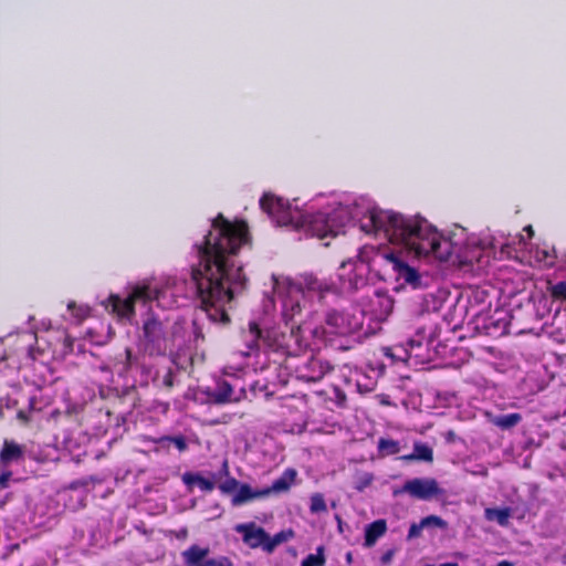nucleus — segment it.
I'll use <instances>...</instances> for the list:
<instances>
[{
  "instance_id": "2f4dec72",
  "label": "nucleus",
  "mask_w": 566,
  "mask_h": 566,
  "mask_svg": "<svg viewBox=\"0 0 566 566\" xmlns=\"http://www.w3.org/2000/svg\"><path fill=\"white\" fill-rule=\"evenodd\" d=\"M249 335L251 336V342L256 344V342L261 338V331L255 323L249 324Z\"/></svg>"
},
{
  "instance_id": "9b49d317",
  "label": "nucleus",
  "mask_w": 566,
  "mask_h": 566,
  "mask_svg": "<svg viewBox=\"0 0 566 566\" xmlns=\"http://www.w3.org/2000/svg\"><path fill=\"white\" fill-rule=\"evenodd\" d=\"M234 531L242 535L243 542L251 548L262 546L265 551L268 533L254 523L237 524Z\"/></svg>"
},
{
  "instance_id": "a211bd4d",
  "label": "nucleus",
  "mask_w": 566,
  "mask_h": 566,
  "mask_svg": "<svg viewBox=\"0 0 566 566\" xmlns=\"http://www.w3.org/2000/svg\"><path fill=\"white\" fill-rule=\"evenodd\" d=\"M294 536L292 530L279 532L274 536H269L265 544V552L272 553L279 545L290 541Z\"/></svg>"
},
{
  "instance_id": "37998d69",
  "label": "nucleus",
  "mask_w": 566,
  "mask_h": 566,
  "mask_svg": "<svg viewBox=\"0 0 566 566\" xmlns=\"http://www.w3.org/2000/svg\"><path fill=\"white\" fill-rule=\"evenodd\" d=\"M85 315V311L83 308H78V311L75 313V316L78 318H82Z\"/></svg>"
},
{
  "instance_id": "ea45409f",
  "label": "nucleus",
  "mask_w": 566,
  "mask_h": 566,
  "mask_svg": "<svg viewBox=\"0 0 566 566\" xmlns=\"http://www.w3.org/2000/svg\"><path fill=\"white\" fill-rule=\"evenodd\" d=\"M222 471H223V473H224L226 475H228V474H229V465H228V461H227V460H226V461H223V463H222Z\"/></svg>"
},
{
  "instance_id": "de8ad7c7",
  "label": "nucleus",
  "mask_w": 566,
  "mask_h": 566,
  "mask_svg": "<svg viewBox=\"0 0 566 566\" xmlns=\"http://www.w3.org/2000/svg\"><path fill=\"white\" fill-rule=\"evenodd\" d=\"M441 566H458V564H455V563H447V564H442Z\"/></svg>"
},
{
  "instance_id": "b1692460",
  "label": "nucleus",
  "mask_w": 566,
  "mask_h": 566,
  "mask_svg": "<svg viewBox=\"0 0 566 566\" xmlns=\"http://www.w3.org/2000/svg\"><path fill=\"white\" fill-rule=\"evenodd\" d=\"M310 510L312 513H323L327 511V506L324 500V496L321 493H315L311 497V506Z\"/></svg>"
},
{
  "instance_id": "f704fd0d",
  "label": "nucleus",
  "mask_w": 566,
  "mask_h": 566,
  "mask_svg": "<svg viewBox=\"0 0 566 566\" xmlns=\"http://www.w3.org/2000/svg\"><path fill=\"white\" fill-rule=\"evenodd\" d=\"M374 478L371 474L369 473H366L364 474L361 478H360V481H359V485L357 486V489L359 491H361L363 489H365L366 486L370 485V483L373 482Z\"/></svg>"
},
{
  "instance_id": "cd10ccee",
  "label": "nucleus",
  "mask_w": 566,
  "mask_h": 566,
  "mask_svg": "<svg viewBox=\"0 0 566 566\" xmlns=\"http://www.w3.org/2000/svg\"><path fill=\"white\" fill-rule=\"evenodd\" d=\"M130 358H132V352L128 348H126L124 350V353H122L118 356V358H117L118 359V364L122 365L119 367V370H118L119 373H125L128 369V367L130 365Z\"/></svg>"
},
{
  "instance_id": "20e7f679",
  "label": "nucleus",
  "mask_w": 566,
  "mask_h": 566,
  "mask_svg": "<svg viewBox=\"0 0 566 566\" xmlns=\"http://www.w3.org/2000/svg\"><path fill=\"white\" fill-rule=\"evenodd\" d=\"M271 279L274 293L282 300V316L286 324L311 305L313 295L322 300L325 294L338 291L335 283L311 274L304 275L298 282L274 274Z\"/></svg>"
},
{
  "instance_id": "72a5a7b5",
  "label": "nucleus",
  "mask_w": 566,
  "mask_h": 566,
  "mask_svg": "<svg viewBox=\"0 0 566 566\" xmlns=\"http://www.w3.org/2000/svg\"><path fill=\"white\" fill-rule=\"evenodd\" d=\"M167 440L171 441L179 451H184L187 448L186 440L182 437H170Z\"/></svg>"
},
{
  "instance_id": "a19ab883",
  "label": "nucleus",
  "mask_w": 566,
  "mask_h": 566,
  "mask_svg": "<svg viewBox=\"0 0 566 566\" xmlns=\"http://www.w3.org/2000/svg\"><path fill=\"white\" fill-rule=\"evenodd\" d=\"M164 382H165V385H166L167 387H171V386H172V379H171V376H170V375H168V376L165 378Z\"/></svg>"
},
{
  "instance_id": "c9c22d12",
  "label": "nucleus",
  "mask_w": 566,
  "mask_h": 566,
  "mask_svg": "<svg viewBox=\"0 0 566 566\" xmlns=\"http://www.w3.org/2000/svg\"><path fill=\"white\" fill-rule=\"evenodd\" d=\"M395 555V551L394 549H389L382 556H381V563L382 564H390L391 560H392V557Z\"/></svg>"
},
{
  "instance_id": "09e8293b",
  "label": "nucleus",
  "mask_w": 566,
  "mask_h": 566,
  "mask_svg": "<svg viewBox=\"0 0 566 566\" xmlns=\"http://www.w3.org/2000/svg\"><path fill=\"white\" fill-rule=\"evenodd\" d=\"M346 559H347V562H348V563H350V562H352V554H350V553H349V554H347Z\"/></svg>"
},
{
  "instance_id": "39448f33",
  "label": "nucleus",
  "mask_w": 566,
  "mask_h": 566,
  "mask_svg": "<svg viewBox=\"0 0 566 566\" xmlns=\"http://www.w3.org/2000/svg\"><path fill=\"white\" fill-rule=\"evenodd\" d=\"M371 251L373 248L364 247L356 260L349 259L342 262L338 269L340 290L353 292L366 284V274L368 272V263L370 262L368 254Z\"/></svg>"
},
{
  "instance_id": "6ab92c4d",
  "label": "nucleus",
  "mask_w": 566,
  "mask_h": 566,
  "mask_svg": "<svg viewBox=\"0 0 566 566\" xmlns=\"http://www.w3.org/2000/svg\"><path fill=\"white\" fill-rule=\"evenodd\" d=\"M262 496L263 495H261V491L253 492L249 485L243 484L240 486L239 491L233 496L232 503H233V505H241L250 500H253L256 497H262Z\"/></svg>"
},
{
  "instance_id": "c85d7f7f",
  "label": "nucleus",
  "mask_w": 566,
  "mask_h": 566,
  "mask_svg": "<svg viewBox=\"0 0 566 566\" xmlns=\"http://www.w3.org/2000/svg\"><path fill=\"white\" fill-rule=\"evenodd\" d=\"M238 481L233 478L227 479L224 482H222L219 488L224 493H231L237 490L238 488Z\"/></svg>"
},
{
  "instance_id": "412c9836",
  "label": "nucleus",
  "mask_w": 566,
  "mask_h": 566,
  "mask_svg": "<svg viewBox=\"0 0 566 566\" xmlns=\"http://www.w3.org/2000/svg\"><path fill=\"white\" fill-rule=\"evenodd\" d=\"M233 388L232 386L223 381L219 384L217 390L213 394V399L218 403H226L232 401Z\"/></svg>"
},
{
  "instance_id": "2eb2a0df",
  "label": "nucleus",
  "mask_w": 566,
  "mask_h": 566,
  "mask_svg": "<svg viewBox=\"0 0 566 566\" xmlns=\"http://www.w3.org/2000/svg\"><path fill=\"white\" fill-rule=\"evenodd\" d=\"M406 461L421 460L426 462H432L433 452L430 447L423 443H416L413 447V452L408 455L402 457Z\"/></svg>"
},
{
  "instance_id": "4c0bfd02",
  "label": "nucleus",
  "mask_w": 566,
  "mask_h": 566,
  "mask_svg": "<svg viewBox=\"0 0 566 566\" xmlns=\"http://www.w3.org/2000/svg\"><path fill=\"white\" fill-rule=\"evenodd\" d=\"M406 352V355L402 357L400 355H396V354H390V356L397 358V359H401V360H407L408 357L410 356V354L408 353V350H405ZM387 355H389V353H387Z\"/></svg>"
},
{
  "instance_id": "5701e85b",
  "label": "nucleus",
  "mask_w": 566,
  "mask_h": 566,
  "mask_svg": "<svg viewBox=\"0 0 566 566\" xmlns=\"http://www.w3.org/2000/svg\"><path fill=\"white\" fill-rule=\"evenodd\" d=\"M378 449L384 455H392L399 452L398 441L391 439H380L378 442Z\"/></svg>"
},
{
  "instance_id": "0eeeda50",
  "label": "nucleus",
  "mask_w": 566,
  "mask_h": 566,
  "mask_svg": "<svg viewBox=\"0 0 566 566\" xmlns=\"http://www.w3.org/2000/svg\"><path fill=\"white\" fill-rule=\"evenodd\" d=\"M325 322L327 333L344 336L361 328L364 315L358 308L343 312L333 311L327 314Z\"/></svg>"
},
{
  "instance_id": "f3484780",
  "label": "nucleus",
  "mask_w": 566,
  "mask_h": 566,
  "mask_svg": "<svg viewBox=\"0 0 566 566\" xmlns=\"http://www.w3.org/2000/svg\"><path fill=\"white\" fill-rule=\"evenodd\" d=\"M144 334L149 342H157L163 334L161 323L155 318H149L144 324Z\"/></svg>"
},
{
  "instance_id": "1a4fd4ad",
  "label": "nucleus",
  "mask_w": 566,
  "mask_h": 566,
  "mask_svg": "<svg viewBox=\"0 0 566 566\" xmlns=\"http://www.w3.org/2000/svg\"><path fill=\"white\" fill-rule=\"evenodd\" d=\"M400 492L408 493L419 500H429L442 494L438 482L431 478H416L408 480Z\"/></svg>"
},
{
  "instance_id": "7ed1b4c3",
  "label": "nucleus",
  "mask_w": 566,
  "mask_h": 566,
  "mask_svg": "<svg viewBox=\"0 0 566 566\" xmlns=\"http://www.w3.org/2000/svg\"><path fill=\"white\" fill-rule=\"evenodd\" d=\"M261 208L279 226H292L296 230H304L312 235L324 239L328 235L336 237L347 220V212L337 209L332 216L323 212L303 214L297 209H292L287 201L272 195H264L260 200Z\"/></svg>"
},
{
  "instance_id": "dca6fc26",
  "label": "nucleus",
  "mask_w": 566,
  "mask_h": 566,
  "mask_svg": "<svg viewBox=\"0 0 566 566\" xmlns=\"http://www.w3.org/2000/svg\"><path fill=\"white\" fill-rule=\"evenodd\" d=\"M484 516L488 521H496L501 526H506L509 524V518L511 516V510L505 509H485Z\"/></svg>"
},
{
  "instance_id": "f8f14e48",
  "label": "nucleus",
  "mask_w": 566,
  "mask_h": 566,
  "mask_svg": "<svg viewBox=\"0 0 566 566\" xmlns=\"http://www.w3.org/2000/svg\"><path fill=\"white\" fill-rule=\"evenodd\" d=\"M24 457V449L22 446L11 440H4L3 447L0 451V463L3 467L13 462H19Z\"/></svg>"
},
{
  "instance_id": "423d86ee",
  "label": "nucleus",
  "mask_w": 566,
  "mask_h": 566,
  "mask_svg": "<svg viewBox=\"0 0 566 566\" xmlns=\"http://www.w3.org/2000/svg\"><path fill=\"white\" fill-rule=\"evenodd\" d=\"M157 297V291L148 286H135L125 298H120L118 295H111L105 306L106 308H111L118 317L129 319L135 313L134 304L137 301L147 302Z\"/></svg>"
},
{
  "instance_id": "aec40b11",
  "label": "nucleus",
  "mask_w": 566,
  "mask_h": 566,
  "mask_svg": "<svg viewBox=\"0 0 566 566\" xmlns=\"http://www.w3.org/2000/svg\"><path fill=\"white\" fill-rule=\"evenodd\" d=\"M522 416L520 413H509L495 417L492 422L501 429H511L520 423Z\"/></svg>"
},
{
  "instance_id": "f257e3e1",
  "label": "nucleus",
  "mask_w": 566,
  "mask_h": 566,
  "mask_svg": "<svg viewBox=\"0 0 566 566\" xmlns=\"http://www.w3.org/2000/svg\"><path fill=\"white\" fill-rule=\"evenodd\" d=\"M247 224L231 223L219 214L199 247L200 262L192 270L201 308L213 322H229L228 305L244 287L245 276L233 255L247 242Z\"/></svg>"
},
{
  "instance_id": "6e6552de",
  "label": "nucleus",
  "mask_w": 566,
  "mask_h": 566,
  "mask_svg": "<svg viewBox=\"0 0 566 566\" xmlns=\"http://www.w3.org/2000/svg\"><path fill=\"white\" fill-rule=\"evenodd\" d=\"M209 547L191 545L181 555L187 566H233V562L228 556L209 557Z\"/></svg>"
},
{
  "instance_id": "c756f323",
  "label": "nucleus",
  "mask_w": 566,
  "mask_h": 566,
  "mask_svg": "<svg viewBox=\"0 0 566 566\" xmlns=\"http://www.w3.org/2000/svg\"><path fill=\"white\" fill-rule=\"evenodd\" d=\"M11 476L12 472L10 470H0V490L7 489L9 486V481Z\"/></svg>"
},
{
  "instance_id": "4be33fe9",
  "label": "nucleus",
  "mask_w": 566,
  "mask_h": 566,
  "mask_svg": "<svg viewBox=\"0 0 566 566\" xmlns=\"http://www.w3.org/2000/svg\"><path fill=\"white\" fill-rule=\"evenodd\" d=\"M326 558L324 555V547L319 546L316 554H310L301 564V566H324Z\"/></svg>"
},
{
  "instance_id": "393cba45",
  "label": "nucleus",
  "mask_w": 566,
  "mask_h": 566,
  "mask_svg": "<svg viewBox=\"0 0 566 566\" xmlns=\"http://www.w3.org/2000/svg\"><path fill=\"white\" fill-rule=\"evenodd\" d=\"M312 366L318 367L317 373L307 377V380L313 382L319 381L331 370V367L327 363H323L319 360L313 361Z\"/></svg>"
},
{
  "instance_id": "49530a36",
  "label": "nucleus",
  "mask_w": 566,
  "mask_h": 566,
  "mask_svg": "<svg viewBox=\"0 0 566 566\" xmlns=\"http://www.w3.org/2000/svg\"><path fill=\"white\" fill-rule=\"evenodd\" d=\"M67 307H69L70 311H73V308L75 307V304L74 303H69Z\"/></svg>"
},
{
  "instance_id": "f03ea898",
  "label": "nucleus",
  "mask_w": 566,
  "mask_h": 566,
  "mask_svg": "<svg viewBox=\"0 0 566 566\" xmlns=\"http://www.w3.org/2000/svg\"><path fill=\"white\" fill-rule=\"evenodd\" d=\"M360 229L388 240L399 252L413 258L448 261L455 256L459 262L471 260L458 243L443 238L432 224L418 216L371 210L361 219Z\"/></svg>"
},
{
  "instance_id": "58836bf2",
  "label": "nucleus",
  "mask_w": 566,
  "mask_h": 566,
  "mask_svg": "<svg viewBox=\"0 0 566 566\" xmlns=\"http://www.w3.org/2000/svg\"><path fill=\"white\" fill-rule=\"evenodd\" d=\"M18 419H20L23 422H27L28 421V416L25 415L24 411H19L18 412Z\"/></svg>"
},
{
  "instance_id": "c03bdc74",
  "label": "nucleus",
  "mask_w": 566,
  "mask_h": 566,
  "mask_svg": "<svg viewBox=\"0 0 566 566\" xmlns=\"http://www.w3.org/2000/svg\"><path fill=\"white\" fill-rule=\"evenodd\" d=\"M298 331H300V326L298 325H292L291 326V334L292 335H295Z\"/></svg>"
},
{
  "instance_id": "7c9ffc66",
  "label": "nucleus",
  "mask_w": 566,
  "mask_h": 566,
  "mask_svg": "<svg viewBox=\"0 0 566 566\" xmlns=\"http://www.w3.org/2000/svg\"><path fill=\"white\" fill-rule=\"evenodd\" d=\"M552 294L555 297L566 298V283L559 282V283L555 284L552 289Z\"/></svg>"
},
{
  "instance_id": "bb28decb",
  "label": "nucleus",
  "mask_w": 566,
  "mask_h": 566,
  "mask_svg": "<svg viewBox=\"0 0 566 566\" xmlns=\"http://www.w3.org/2000/svg\"><path fill=\"white\" fill-rule=\"evenodd\" d=\"M421 521H422V525H424L426 527L436 526L439 528H446L448 525L444 520H442L441 517H439L437 515H429V516L422 518Z\"/></svg>"
},
{
  "instance_id": "79ce46f5",
  "label": "nucleus",
  "mask_w": 566,
  "mask_h": 566,
  "mask_svg": "<svg viewBox=\"0 0 566 566\" xmlns=\"http://www.w3.org/2000/svg\"><path fill=\"white\" fill-rule=\"evenodd\" d=\"M496 566H514V564L509 560H502Z\"/></svg>"
},
{
  "instance_id": "4468645a",
  "label": "nucleus",
  "mask_w": 566,
  "mask_h": 566,
  "mask_svg": "<svg viewBox=\"0 0 566 566\" xmlns=\"http://www.w3.org/2000/svg\"><path fill=\"white\" fill-rule=\"evenodd\" d=\"M387 531V523L385 520H377L366 526L365 530V546L371 547L376 544Z\"/></svg>"
},
{
  "instance_id": "a878e982",
  "label": "nucleus",
  "mask_w": 566,
  "mask_h": 566,
  "mask_svg": "<svg viewBox=\"0 0 566 566\" xmlns=\"http://www.w3.org/2000/svg\"><path fill=\"white\" fill-rule=\"evenodd\" d=\"M184 480L187 483H190V482L197 483V485L201 490H203V491H212L213 488H214V483L213 482H211L210 480L205 479L202 476H199V475H195V476H187V475H185Z\"/></svg>"
},
{
  "instance_id": "e433bc0d",
  "label": "nucleus",
  "mask_w": 566,
  "mask_h": 566,
  "mask_svg": "<svg viewBox=\"0 0 566 566\" xmlns=\"http://www.w3.org/2000/svg\"><path fill=\"white\" fill-rule=\"evenodd\" d=\"M407 344L410 347V349H412L413 347H420L421 340L409 339Z\"/></svg>"
},
{
  "instance_id": "ddd939ff",
  "label": "nucleus",
  "mask_w": 566,
  "mask_h": 566,
  "mask_svg": "<svg viewBox=\"0 0 566 566\" xmlns=\"http://www.w3.org/2000/svg\"><path fill=\"white\" fill-rule=\"evenodd\" d=\"M296 478V471L294 469H287L283 474L276 479L270 488L261 491V495H269L271 493L286 492L294 483Z\"/></svg>"
},
{
  "instance_id": "9d476101",
  "label": "nucleus",
  "mask_w": 566,
  "mask_h": 566,
  "mask_svg": "<svg viewBox=\"0 0 566 566\" xmlns=\"http://www.w3.org/2000/svg\"><path fill=\"white\" fill-rule=\"evenodd\" d=\"M384 258L392 268L398 280L417 287L420 285V276L418 272L406 264L395 252H382L377 254Z\"/></svg>"
},
{
  "instance_id": "a18cd8bd",
  "label": "nucleus",
  "mask_w": 566,
  "mask_h": 566,
  "mask_svg": "<svg viewBox=\"0 0 566 566\" xmlns=\"http://www.w3.org/2000/svg\"><path fill=\"white\" fill-rule=\"evenodd\" d=\"M525 230L527 231V233H530V235L533 234V229L531 226L526 227Z\"/></svg>"
},
{
  "instance_id": "473e14b6",
  "label": "nucleus",
  "mask_w": 566,
  "mask_h": 566,
  "mask_svg": "<svg viewBox=\"0 0 566 566\" xmlns=\"http://www.w3.org/2000/svg\"><path fill=\"white\" fill-rule=\"evenodd\" d=\"M423 528H426V526L422 525V521L418 524H412L409 528L408 538L411 539L419 537Z\"/></svg>"
}]
</instances>
